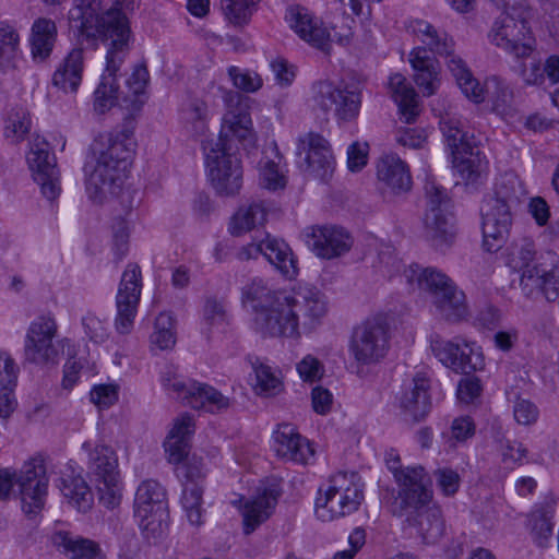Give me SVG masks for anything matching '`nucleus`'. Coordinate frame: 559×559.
<instances>
[{"mask_svg": "<svg viewBox=\"0 0 559 559\" xmlns=\"http://www.w3.org/2000/svg\"><path fill=\"white\" fill-rule=\"evenodd\" d=\"M27 163L43 195L50 201L57 199L61 191L59 170L55 156L49 152V144L44 139L37 136L32 141Z\"/></svg>", "mask_w": 559, "mask_h": 559, "instance_id": "nucleus-22", "label": "nucleus"}, {"mask_svg": "<svg viewBox=\"0 0 559 559\" xmlns=\"http://www.w3.org/2000/svg\"><path fill=\"white\" fill-rule=\"evenodd\" d=\"M427 134L420 128H399L395 133V140L399 144L411 148H419L426 142Z\"/></svg>", "mask_w": 559, "mask_h": 559, "instance_id": "nucleus-61", "label": "nucleus"}, {"mask_svg": "<svg viewBox=\"0 0 559 559\" xmlns=\"http://www.w3.org/2000/svg\"><path fill=\"white\" fill-rule=\"evenodd\" d=\"M555 509L543 504L535 507L527 515L526 527L538 547H547L554 536Z\"/></svg>", "mask_w": 559, "mask_h": 559, "instance_id": "nucleus-40", "label": "nucleus"}, {"mask_svg": "<svg viewBox=\"0 0 559 559\" xmlns=\"http://www.w3.org/2000/svg\"><path fill=\"white\" fill-rule=\"evenodd\" d=\"M241 301L254 312L255 330L270 337L298 340L321 326L329 311L325 295L314 286L273 288L260 277L241 288Z\"/></svg>", "mask_w": 559, "mask_h": 559, "instance_id": "nucleus-1", "label": "nucleus"}, {"mask_svg": "<svg viewBox=\"0 0 559 559\" xmlns=\"http://www.w3.org/2000/svg\"><path fill=\"white\" fill-rule=\"evenodd\" d=\"M228 74L235 87L247 92L254 93L262 87V79L252 71L240 70L237 67H230Z\"/></svg>", "mask_w": 559, "mask_h": 559, "instance_id": "nucleus-54", "label": "nucleus"}, {"mask_svg": "<svg viewBox=\"0 0 559 559\" xmlns=\"http://www.w3.org/2000/svg\"><path fill=\"white\" fill-rule=\"evenodd\" d=\"M22 62L17 29L5 21L0 22V72L19 70Z\"/></svg>", "mask_w": 559, "mask_h": 559, "instance_id": "nucleus-38", "label": "nucleus"}, {"mask_svg": "<svg viewBox=\"0 0 559 559\" xmlns=\"http://www.w3.org/2000/svg\"><path fill=\"white\" fill-rule=\"evenodd\" d=\"M202 322L209 329L222 328L228 323V312L224 300L207 297L202 309Z\"/></svg>", "mask_w": 559, "mask_h": 559, "instance_id": "nucleus-50", "label": "nucleus"}, {"mask_svg": "<svg viewBox=\"0 0 559 559\" xmlns=\"http://www.w3.org/2000/svg\"><path fill=\"white\" fill-rule=\"evenodd\" d=\"M264 258L285 277L294 278L298 274L297 259L284 240L266 234L264 237Z\"/></svg>", "mask_w": 559, "mask_h": 559, "instance_id": "nucleus-35", "label": "nucleus"}, {"mask_svg": "<svg viewBox=\"0 0 559 559\" xmlns=\"http://www.w3.org/2000/svg\"><path fill=\"white\" fill-rule=\"evenodd\" d=\"M119 397V386L117 384L94 385L90 392V400L99 409H107L112 406Z\"/></svg>", "mask_w": 559, "mask_h": 559, "instance_id": "nucleus-55", "label": "nucleus"}, {"mask_svg": "<svg viewBox=\"0 0 559 559\" xmlns=\"http://www.w3.org/2000/svg\"><path fill=\"white\" fill-rule=\"evenodd\" d=\"M523 194V185L514 173L500 175L493 192L481 206L483 247L488 252L499 251L509 237L512 225V207Z\"/></svg>", "mask_w": 559, "mask_h": 559, "instance_id": "nucleus-6", "label": "nucleus"}, {"mask_svg": "<svg viewBox=\"0 0 559 559\" xmlns=\"http://www.w3.org/2000/svg\"><path fill=\"white\" fill-rule=\"evenodd\" d=\"M481 391L483 386L478 378L465 377L460 380L456 394L461 402L469 404L479 397Z\"/></svg>", "mask_w": 559, "mask_h": 559, "instance_id": "nucleus-62", "label": "nucleus"}, {"mask_svg": "<svg viewBox=\"0 0 559 559\" xmlns=\"http://www.w3.org/2000/svg\"><path fill=\"white\" fill-rule=\"evenodd\" d=\"M142 287L141 267L136 263H128L116 294L115 329L117 333L126 335L133 330Z\"/></svg>", "mask_w": 559, "mask_h": 559, "instance_id": "nucleus-17", "label": "nucleus"}, {"mask_svg": "<svg viewBox=\"0 0 559 559\" xmlns=\"http://www.w3.org/2000/svg\"><path fill=\"white\" fill-rule=\"evenodd\" d=\"M134 516L147 539H158L168 534L170 513L164 487L153 479L144 480L136 489Z\"/></svg>", "mask_w": 559, "mask_h": 559, "instance_id": "nucleus-12", "label": "nucleus"}, {"mask_svg": "<svg viewBox=\"0 0 559 559\" xmlns=\"http://www.w3.org/2000/svg\"><path fill=\"white\" fill-rule=\"evenodd\" d=\"M479 86L486 94L490 95L492 104V111L500 116L502 119L508 120L515 115L513 106V92L509 84L498 76H491L486 80L485 86ZM485 98L480 102L483 103Z\"/></svg>", "mask_w": 559, "mask_h": 559, "instance_id": "nucleus-41", "label": "nucleus"}, {"mask_svg": "<svg viewBox=\"0 0 559 559\" xmlns=\"http://www.w3.org/2000/svg\"><path fill=\"white\" fill-rule=\"evenodd\" d=\"M242 145L253 143L252 120L246 110H229L216 140L203 142L205 168L212 187L217 194H237L242 187V165L234 150V142Z\"/></svg>", "mask_w": 559, "mask_h": 559, "instance_id": "nucleus-4", "label": "nucleus"}, {"mask_svg": "<svg viewBox=\"0 0 559 559\" xmlns=\"http://www.w3.org/2000/svg\"><path fill=\"white\" fill-rule=\"evenodd\" d=\"M435 478L438 488L444 496L451 497L457 492L461 477L454 469L450 467L438 468L435 471Z\"/></svg>", "mask_w": 559, "mask_h": 559, "instance_id": "nucleus-56", "label": "nucleus"}, {"mask_svg": "<svg viewBox=\"0 0 559 559\" xmlns=\"http://www.w3.org/2000/svg\"><path fill=\"white\" fill-rule=\"evenodd\" d=\"M124 61L111 67L109 62V49L106 55V69L102 75L100 82L94 92V107L99 112L110 109L117 100L118 86L116 83V73L120 70Z\"/></svg>", "mask_w": 559, "mask_h": 559, "instance_id": "nucleus-44", "label": "nucleus"}, {"mask_svg": "<svg viewBox=\"0 0 559 559\" xmlns=\"http://www.w3.org/2000/svg\"><path fill=\"white\" fill-rule=\"evenodd\" d=\"M427 209L423 218L424 238L436 249H443L454 239L450 198L447 190L428 180L425 185Z\"/></svg>", "mask_w": 559, "mask_h": 559, "instance_id": "nucleus-14", "label": "nucleus"}, {"mask_svg": "<svg viewBox=\"0 0 559 559\" xmlns=\"http://www.w3.org/2000/svg\"><path fill=\"white\" fill-rule=\"evenodd\" d=\"M53 542L71 559H104L105 557L96 542L82 536L59 532L55 535Z\"/></svg>", "mask_w": 559, "mask_h": 559, "instance_id": "nucleus-42", "label": "nucleus"}, {"mask_svg": "<svg viewBox=\"0 0 559 559\" xmlns=\"http://www.w3.org/2000/svg\"><path fill=\"white\" fill-rule=\"evenodd\" d=\"M57 25L46 17L34 21L31 27L29 46L31 56L35 62H43L49 58L57 40Z\"/></svg>", "mask_w": 559, "mask_h": 559, "instance_id": "nucleus-33", "label": "nucleus"}, {"mask_svg": "<svg viewBox=\"0 0 559 559\" xmlns=\"http://www.w3.org/2000/svg\"><path fill=\"white\" fill-rule=\"evenodd\" d=\"M150 74L145 64L140 63L134 67L132 73L127 79V92L123 96L124 107L131 111H139L147 102V87Z\"/></svg>", "mask_w": 559, "mask_h": 559, "instance_id": "nucleus-43", "label": "nucleus"}, {"mask_svg": "<svg viewBox=\"0 0 559 559\" xmlns=\"http://www.w3.org/2000/svg\"><path fill=\"white\" fill-rule=\"evenodd\" d=\"M62 493L69 503L80 512H86L93 506V493L81 477H71L63 480Z\"/></svg>", "mask_w": 559, "mask_h": 559, "instance_id": "nucleus-47", "label": "nucleus"}, {"mask_svg": "<svg viewBox=\"0 0 559 559\" xmlns=\"http://www.w3.org/2000/svg\"><path fill=\"white\" fill-rule=\"evenodd\" d=\"M377 177L382 188L388 189L393 194L406 193L413 186L407 164L396 154H386L379 159Z\"/></svg>", "mask_w": 559, "mask_h": 559, "instance_id": "nucleus-30", "label": "nucleus"}, {"mask_svg": "<svg viewBox=\"0 0 559 559\" xmlns=\"http://www.w3.org/2000/svg\"><path fill=\"white\" fill-rule=\"evenodd\" d=\"M431 380L427 372L417 371L406 380L399 396V405L405 416L414 421L424 419L431 409Z\"/></svg>", "mask_w": 559, "mask_h": 559, "instance_id": "nucleus-25", "label": "nucleus"}, {"mask_svg": "<svg viewBox=\"0 0 559 559\" xmlns=\"http://www.w3.org/2000/svg\"><path fill=\"white\" fill-rule=\"evenodd\" d=\"M413 34L429 51L445 58L448 70L454 78L462 93L473 103L480 104L484 91L474 78L466 62L454 52L455 43L443 29L436 28L429 22L416 20L412 22Z\"/></svg>", "mask_w": 559, "mask_h": 559, "instance_id": "nucleus-9", "label": "nucleus"}, {"mask_svg": "<svg viewBox=\"0 0 559 559\" xmlns=\"http://www.w3.org/2000/svg\"><path fill=\"white\" fill-rule=\"evenodd\" d=\"M274 451L285 461L306 465L314 460V449L289 424L278 426L274 435Z\"/></svg>", "mask_w": 559, "mask_h": 559, "instance_id": "nucleus-29", "label": "nucleus"}, {"mask_svg": "<svg viewBox=\"0 0 559 559\" xmlns=\"http://www.w3.org/2000/svg\"><path fill=\"white\" fill-rule=\"evenodd\" d=\"M554 258L552 252L537 257L532 242L524 243L518 250L513 262L522 272L520 287L527 298L543 296L547 301L559 299V265L546 263V260Z\"/></svg>", "mask_w": 559, "mask_h": 559, "instance_id": "nucleus-11", "label": "nucleus"}, {"mask_svg": "<svg viewBox=\"0 0 559 559\" xmlns=\"http://www.w3.org/2000/svg\"><path fill=\"white\" fill-rule=\"evenodd\" d=\"M365 484L356 472H337L318 490L314 512L319 520L330 522L356 512L361 506Z\"/></svg>", "mask_w": 559, "mask_h": 559, "instance_id": "nucleus-10", "label": "nucleus"}, {"mask_svg": "<svg viewBox=\"0 0 559 559\" xmlns=\"http://www.w3.org/2000/svg\"><path fill=\"white\" fill-rule=\"evenodd\" d=\"M83 70V49L73 48L55 71L52 83L64 92H76L82 81Z\"/></svg>", "mask_w": 559, "mask_h": 559, "instance_id": "nucleus-36", "label": "nucleus"}, {"mask_svg": "<svg viewBox=\"0 0 559 559\" xmlns=\"http://www.w3.org/2000/svg\"><path fill=\"white\" fill-rule=\"evenodd\" d=\"M389 88L399 107L401 120L414 123L420 114L418 96L413 86L407 83L404 75L395 73L390 76Z\"/></svg>", "mask_w": 559, "mask_h": 559, "instance_id": "nucleus-32", "label": "nucleus"}, {"mask_svg": "<svg viewBox=\"0 0 559 559\" xmlns=\"http://www.w3.org/2000/svg\"><path fill=\"white\" fill-rule=\"evenodd\" d=\"M451 155L453 167L467 181H476L488 169L485 154L479 150H474L472 145H468L462 153Z\"/></svg>", "mask_w": 559, "mask_h": 559, "instance_id": "nucleus-45", "label": "nucleus"}, {"mask_svg": "<svg viewBox=\"0 0 559 559\" xmlns=\"http://www.w3.org/2000/svg\"><path fill=\"white\" fill-rule=\"evenodd\" d=\"M499 452L501 455L502 463L508 468L513 469L516 466H521L525 463H528L527 448L516 440H501L499 443Z\"/></svg>", "mask_w": 559, "mask_h": 559, "instance_id": "nucleus-49", "label": "nucleus"}, {"mask_svg": "<svg viewBox=\"0 0 559 559\" xmlns=\"http://www.w3.org/2000/svg\"><path fill=\"white\" fill-rule=\"evenodd\" d=\"M48 477L41 457H32L15 474L20 488L22 509L28 516L37 515L45 506L48 491Z\"/></svg>", "mask_w": 559, "mask_h": 559, "instance_id": "nucleus-20", "label": "nucleus"}, {"mask_svg": "<svg viewBox=\"0 0 559 559\" xmlns=\"http://www.w3.org/2000/svg\"><path fill=\"white\" fill-rule=\"evenodd\" d=\"M111 1V5L105 8L104 0H73L69 21L81 43L110 40L109 62L115 66L124 61L129 53L131 29L127 14L134 10L135 0Z\"/></svg>", "mask_w": 559, "mask_h": 559, "instance_id": "nucleus-2", "label": "nucleus"}, {"mask_svg": "<svg viewBox=\"0 0 559 559\" xmlns=\"http://www.w3.org/2000/svg\"><path fill=\"white\" fill-rule=\"evenodd\" d=\"M306 243L319 258L334 259L348 252L353 246L352 236L342 227L317 225L306 229Z\"/></svg>", "mask_w": 559, "mask_h": 559, "instance_id": "nucleus-23", "label": "nucleus"}, {"mask_svg": "<svg viewBox=\"0 0 559 559\" xmlns=\"http://www.w3.org/2000/svg\"><path fill=\"white\" fill-rule=\"evenodd\" d=\"M260 183L267 190L283 189L286 186V177L278 164L271 159L261 162Z\"/></svg>", "mask_w": 559, "mask_h": 559, "instance_id": "nucleus-52", "label": "nucleus"}, {"mask_svg": "<svg viewBox=\"0 0 559 559\" xmlns=\"http://www.w3.org/2000/svg\"><path fill=\"white\" fill-rule=\"evenodd\" d=\"M174 347L175 317L171 311H162L154 320L148 337V349L155 357H167Z\"/></svg>", "mask_w": 559, "mask_h": 559, "instance_id": "nucleus-34", "label": "nucleus"}, {"mask_svg": "<svg viewBox=\"0 0 559 559\" xmlns=\"http://www.w3.org/2000/svg\"><path fill=\"white\" fill-rule=\"evenodd\" d=\"M297 371L304 381L314 382L324 373L323 364L312 355H306L298 364Z\"/></svg>", "mask_w": 559, "mask_h": 559, "instance_id": "nucleus-57", "label": "nucleus"}, {"mask_svg": "<svg viewBox=\"0 0 559 559\" xmlns=\"http://www.w3.org/2000/svg\"><path fill=\"white\" fill-rule=\"evenodd\" d=\"M390 349L389 325L382 318L367 319L350 335L348 353L358 367L380 362Z\"/></svg>", "mask_w": 559, "mask_h": 559, "instance_id": "nucleus-15", "label": "nucleus"}, {"mask_svg": "<svg viewBox=\"0 0 559 559\" xmlns=\"http://www.w3.org/2000/svg\"><path fill=\"white\" fill-rule=\"evenodd\" d=\"M82 324L85 334L96 344L104 343L109 336V332L105 323L94 314L88 313L83 317Z\"/></svg>", "mask_w": 559, "mask_h": 559, "instance_id": "nucleus-59", "label": "nucleus"}, {"mask_svg": "<svg viewBox=\"0 0 559 559\" xmlns=\"http://www.w3.org/2000/svg\"><path fill=\"white\" fill-rule=\"evenodd\" d=\"M19 367L7 353L0 352V386L14 388L16 385Z\"/></svg>", "mask_w": 559, "mask_h": 559, "instance_id": "nucleus-60", "label": "nucleus"}, {"mask_svg": "<svg viewBox=\"0 0 559 559\" xmlns=\"http://www.w3.org/2000/svg\"><path fill=\"white\" fill-rule=\"evenodd\" d=\"M306 152L307 170L320 181H326L334 171V156L329 142L318 133L310 132L300 140L298 153Z\"/></svg>", "mask_w": 559, "mask_h": 559, "instance_id": "nucleus-27", "label": "nucleus"}, {"mask_svg": "<svg viewBox=\"0 0 559 559\" xmlns=\"http://www.w3.org/2000/svg\"><path fill=\"white\" fill-rule=\"evenodd\" d=\"M429 499L423 506L403 508L397 498L392 503V512L396 516L406 515L409 526L416 528L417 534L427 544L436 543L444 532V521L441 509L432 504L433 492L429 484Z\"/></svg>", "mask_w": 559, "mask_h": 559, "instance_id": "nucleus-21", "label": "nucleus"}, {"mask_svg": "<svg viewBox=\"0 0 559 559\" xmlns=\"http://www.w3.org/2000/svg\"><path fill=\"white\" fill-rule=\"evenodd\" d=\"M88 471L94 474L104 486H111L118 481V460L114 450L105 444H97L88 452Z\"/></svg>", "mask_w": 559, "mask_h": 559, "instance_id": "nucleus-37", "label": "nucleus"}, {"mask_svg": "<svg viewBox=\"0 0 559 559\" xmlns=\"http://www.w3.org/2000/svg\"><path fill=\"white\" fill-rule=\"evenodd\" d=\"M261 0H221V10L225 19L236 25L242 26L250 22Z\"/></svg>", "mask_w": 559, "mask_h": 559, "instance_id": "nucleus-48", "label": "nucleus"}, {"mask_svg": "<svg viewBox=\"0 0 559 559\" xmlns=\"http://www.w3.org/2000/svg\"><path fill=\"white\" fill-rule=\"evenodd\" d=\"M384 461L397 485L394 498H397L403 508L423 506L428 501L430 478L424 466H403L401 456L394 449L385 452Z\"/></svg>", "mask_w": 559, "mask_h": 559, "instance_id": "nucleus-16", "label": "nucleus"}, {"mask_svg": "<svg viewBox=\"0 0 559 559\" xmlns=\"http://www.w3.org/2000/svg\"><path fill=\"white\" fill-rule=\"evenodd\" d=\"M289 27L311 46L325 50L330 44V33L307 8L290 5L285 13Z\"/></svg>", "mask_w": 559, "mask_h": 559, "instance_id": "nucleus-28", "label": "nucleus"}, {"mask_svg": "<svg viewBox=\"0 0 559 559\" xmlns=\"http://www.w3.org/2000/svg\"><path fill=\"white\" fill-rule=\"evenodd\" d=\"M193 409H203L211 414L227 411L231 401L217 389L195 380L177 381V402Z\"/></svg>", "mask_w": 559, "mask_h": 559, "instance_id": "nucleus-24", "label": "nucleus"}, {"mask_svg": "<svg viewBox=\"0 0 559 559\" xmlns=\"http://www.w3.org/2000/svg\"><path fill=\"white\" fill-rule=\"evenodd\" d=\"M503 9L488 34L490 43L520 59L527 58L535 49V38L528 26L531 9L526 0H493Z\"/></svg>", "mask_w": 559, "mask_h": 559, "instance_id": "nucleus-7", "label": "nucleus"}, {"mask_svg": "<svg viewBox=\"0 0 559 559\" xmlns=\"http://www.w3.org/2000/svg\"><path fill=\"white\" fill-rule=\"evenodd\" d=\"M195 433V419L189 413L177 417V472L182 475L181 506L188 522L193 526L204 523L202 507L203 489L201 483L205 477L203 459L190 453L191 441Z\"/></svg>", "mask_w": 559, "mask_h": 559, "instance_id": "nucleus-5", "label": "nucleus"}, {"mask_svg": "<svg viewBox=\"0 0 559 559\" xmlns=\"http://www.w3.org/2000/svg\"><path fill=\"white\" fill-rule=\"evenodd\" d=\"M255 372V390L259 394L275 395L281 390L280 379L272 372L266 365L259 364L254 366Z\"/></svg>", "mask_w": 559, "mask_h": 559, "instance_id": "nucleus-53", "label": "nucleus"}, {"mask_svg": "<svg viewBox=\"0 0 559 559\" xmlns=\"http://www.w3.org/2000/svg\"><path fill=\"white\" fill-rule=\"evenodd\" d=\"M414 81L424 96L433 95L439 87V71L436 60L426 47H415L409 55Z\"/></svg>", "mask_w": 559, "mask_h": 559, "instance_id": "nucleus-31", "label": "nucleus"}, {"mask_svg": "<svg viewBox=\"0 0 559 559\" xmlns=\"http://www.w3.org/2000/svg\"><path fill=\"white\" fill-rule=\"evenodd\" d=\"M440 129L451 154L462 153L471 145L467 139V132L464 130V123L460 118L450 117L448 115L442 117L440 120Z\"/></svg>", "mask_w": 559, "mask_h": 559, "instance_id": "nucleus-46", "label": "nucleus"}, {"mask_svg": "<svg viewBox=\"0 0 559 559\" xmlns=\"http://www.w3.org/2000/svg\"><path fill=\"white\" fill-rule=\"evenodd\" d=\"M404 277L409 284L416 281L420 289L431 294L435 307L445 321L457 323L469 318L464 292L443 272L412 264L404 270Z\"/></svg>", "mask_w": 559, "mask_h": 559, "instance_id": "nucleus-8", "label": "nucleus"}, {"mask_svg": "<svg viewBox=\"0 0 559 559\" xmlns=\"http://www.w3.org/2000/svg\"><path fill=\"white\" fill-rule=\"evenodd\" d=\"M368 159V144L355 142L347 148V166L350 171L361 170Z\"/></svg>", "mask_w": 559, "mask_h": 559, "instance_id": "nucleus-63", "label": "nucleus"}, {"mask_svg": "<svg viewBox=\"0 0 559 559\" xmlns=\"http://www.w3.org/2000/svg\"><path fill=\"white\" fill-rule=\"evenodd\" d=\"M475 433V424L468 416L455 418L451 425L452 438L456 441H465Z\"/></svg>", "mask_w": 559, "mask_h": 559, "instance_id": "nucleus-64", "label": "nucleus"}, {"mask_svg": "<svg viewBox=\"0 0 559 559\" xmlns=\"http://www.w3.org/2000/svg\"><path fill=\"white\" fill-rule=\"evenodd\" d=\"M270 205L264 201H252L242 205L231 217L229 231L234 236H240L266 222Z\"/></svg>", "mask_w": 559, "mask_h": 559, "instance_id": "nucleus-39", "label": "nucleus"}, {"mask_svg": "<svg viewBox=\"0 0 559 559\" xmlns=\"http://www.w3.org/2000/svg\"><path fill=\"white\" fill-rule=\"evenodd\" d=\"M58 324L51 313L37 317L31 322L24 340V359L40 367L59 364L68 338L55 342Z\"/></svg>", "mask_w": 559, "mask_h": 559, "instance_id": "nucleus-13", "label": "nucleus"}, {"mask_svg": "<svg viewBox=\"0 0 559 559\" xmlns=\"http://www.w3.org/2000/svg\"><path fill=\"white\" fill-rule=\"evenodd\" d=\"M84 165L85 189L90 200L103 203L116 195L128 177L135 152L133 132L124 129L97 136Z\"/></svg>", "mask_w": 559, "mask_h": 559, "instance_id": "nucleus-3", "label": "nucleus"}, {"mask_svg": "<svg viewBox=\"0 0 559 559\" xmlns=\"http://www.w3.org/2000/svg\"><path fill=\"white\" fill-rule=\"evenodd\" d=\"M32 127L31 117L26 111L19 110L10 115L4 128V135L12 143H20L28 134Z\"/></svg>", "mask_w": 559, "mask_h": 559, "instance_id": "nucleus-51", "label": "nucleus"}, {"mask_svg": "<svg viewBox=\"0 0 559 559\" xmlns=\"http://www.w3.org/2000/svg\"><path fill=\"white\" fill-rule=\"evenodd\" d=\"M281 496L276 486H261L255 493L247 499L241 498L243 502L239 506L242 516L243 533L252 534L261 524L267 521L273 514Z\"/></svg>", "mask_w": 559, "mask_h": 559, "instance_id": "nucleus-26", "label": "nucleus"}, {"mask_svg": "<svg viewBox=\"0 0 559 559\" xmlns=\"http://www.w3.org/2000/svg\"><path fill=\"white\" fill-rule=\"evenodd\" d=\"M312 100L323 112H333L340 124L356 120L361 107L359 92L330 81H319L312 85Z\"/></svg>", "mask_w": 559, "mask_h": 559, "instance_id": "nucleus-18", "label": "nucleus"}, {"mask_svg": "<svg viewBox=\"0 0 559 559\" xmlns=\"http://www.w3.org/2000/svg\"><path fill=\"white\" fill-rule=\"evenodd\" d=\"M431 348L438 360L455 372L468 374L485 368L481 347L461 336L452 340H435Z\"/></svg>", "mask_w": 559, "mask_h": 559, "instance_id": "nucleus-19", "label": "nucleus"}, {"mask_svg": "<svg viewBox=\"0 0 559 559\" xmlns=\"http://www.w3.org/2000/svg\"><path fill=\"white\" fill-rule=\"evenodd\" d=\"M513 416L518 424L530 426L537 421L539 411L537 406L525 399H519L513 406Z\"/></svg>", "mask_w": 559, "mask_h": 559, "instance_id": "nucleus-58", "label": "nucleus"}]
</instances>
